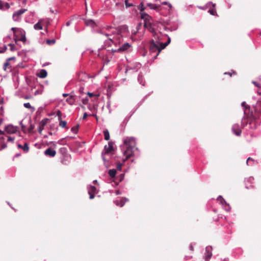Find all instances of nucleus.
Instances as JSON below:
<instances>
[{"label": "nucleus", "instance_id": "obj_1", "mask_svg": "<svg viewBox=\"0 0 261 261\" xmlns=\"http://www.w3.org/2000/svg\"><path fill=\"white\" fill-rule=\"evenodd\" d=\"M101 34L109 37L108 39L104 42L105 46H110L114 44L116 47L118 46L117 48L111 49L112 53L126 54L133 51V47L131 44L128 42L122 43L123 38L120 28L116 29L111 34L103 33H101ZM110 50H108V52L110 53Z\"/></svg>", "mask_w": 261, "mask_h": 261}, {"label": "nucleus", "instance_id": "obj_2", "mask_svg": "<svg viewBox=\"0 0 261 261\" xmlns=\"http://www.w3.org/2000/svg\"><path fill=\"white\" fill-rule=\"evenodd\" d=\"M123 144L126 146V149H124V146L121 145L120 147L123 151L124 156H125V159L124 160L125 162L128 158L139 155V150L137 147H136V141L134 137H127L123 139Z\"/></svg>", "mask_w": 261, "mask_h": 261}, {"label": "nucleus", "instance_id": "obj_3", "mask_svg": "<svg viewBox=\"0 0 261 261\" xmlns=\"http://www.w3.org/2000/svg\"><path fill=\"white\" fill-rule=\"evenodd\" d=\"M171 42V39L168 37L167 41L164 43L160 44L159 42L152 39L150 41L149 44V51L151 54L155 53V55L153 57V59H155L157 56L159 55L161 51L164 49Z\"/></svg>", "mask_w": 261, "mask_h": 261}, {"label": "nucleus", "instance_id": "obj_4", "mask_svg": "<svg viewBox=\"0 0 261 261\" xmlns=\"http://www.w3.org/2000/svg\"><path fill=\"white\" fill-rule=\"evenodd\" d=\"M141 18L144 20V26L149 32H153L155 29V24L153 22L152 17L146 13H141Z\"/></svg>", "mask_w": 261, "mask_h": 261}, {"label": "nucleus", "instance_id": "obj_5", "mask_svg": "<svg viewBox=\"0 0 261 261\" xmlns=\"http://www.w3.org/2000/svg\"><path fill=\"white\" fill-rule=\"evenodd\" d=\"M252 121H250L249 123H247V125L243 127V126L241 124L240 126L238 123H236L233 124L232 126V132L233 134L236 135L237 136H240L241 135L242 133V128H245L246 127L248 128H246L247 130L248 129H252L253 127L252 126Z\"/></svg>", "mask_w": 261, "mask_h": 261}, {"label": "nucleus", "instance_id": "obj_6", "mask_svg": "<svg viewBox=\"0 0 261 261\" xmlns=\"http://www.w3.org/2000/svg\"><path fill=\"white\" fill-rule=\"evenodd\" d=\"M241 106L243 108L244 116L242 119V125L243 127L247 125L248 119V113L250 110V107L247 105L245 101H243L241 103Z\"/></svg>", "mask_w": 261, "mask_h": 261}, {"label": "nucleus", "instance_id": "obj_7", "mask_svg": "<svg viewBox=\"0 0 261 261\" xmlns=\"http://www.w3.org/2000/svg\"><path fill=\"white\" fill-rule=\"evenodd\" d=\"M153 37V39L155 41L159 42L160 44L163 43L162 41L165 38H167L168 39L169 36L166 34H164L161 32H156L155 31V29L153 30V32H150Z\"/></svg>", "mask_w": 261, "mask_h": 261}, {"label": "nucleus", "instance_id": "obj_8", "mask_svg": "<svg viewBox=\"0 0 261 261\" xmlns=\"http://www.w3.org/2000/svg\"><path fill=\"white\" fill-rule=\"evenodd\" d=\"M113 150V143L112 142L108 143V145H105L104 149L101 153L102 160L105 162L108 161L105 158V155L110 153Z\"/></svg>", "mask_w": 261, "mask_h": 261}, {"label": "nucleus", "instance_id": "obj_9", "mask_svg": "<svg viewBox=\"0 0 261 261\" xmlns=\"http://www.w3.org/2000/svg\"><path fill=\"white\" fill-rule=\"evenodd\" d=\"M108 50H106V52H103L102 53L99 54V56H101L102 59L105 61L106 63H108L110 62L112 58V56L114 53H112L111 50H110V53L108 52Z\"/></svg>", "mask_w": 261, "mask_h": 261}, {"label": "nucleus", "instance_id": "obj_10", "mask_svg": "<svg viewBox=\"0 0 261 261\" xmlns=\"http://www.w3.org/2000/svg\"><path fill=\"white\" fill-rule=\"evenodd\" d=\"M217 200L222 205L225 211L227 212H229L230 211L231 207L229 204L226 202L222 196H219L217 198Z\"/></svg>", "mask_w": 261, "mask_h": 261}, {"label": "nucleus", "instance_id": "obj_11", "mask_svg": "<svg viewBox=\"0 0 261 261\" xmlns=\"http://www.w3.org/2000/svg\"><path fill=\"white\" fill-rule=\"evenodd\" d=\"M27 11L25 9H20L15 11L13 14V19L14 21H17L20 19L21 15Z\"/></svg>", "mask_w": 261, "mask_h": 261}, {"label": "nucleus", "instance_id": "obj_12", "mask_svg": "<svg viewBox=\"0 0 261 261\" xmlns=\"http://www.w3.org/2000/svg\"><path fill=\"white\" fill-rule=\"evenodd\" d=\"M88 189V192L89 195V198L90 199H92L95 197V194L97 192V189L95 187L92 186V185H89L87 187Z\"/></svg>", "mask_w": 261, "mask_h": 261}, {"label": "nucleus", "instance_id": "obj_13", "mask_svg": "<svg viewBox=\"0 0 261 261\" xmlns=\"http://www.w3.org/2000/svg\"><path fill=\"white\" fill-rule=\"evenodd\" d=\"M49 121V119L45 118L43 119L39 123V125L38 127V131L39 134H41L42 130L44 129V127L45 125L48 123Z\"/></svg>", "mask_w": 261, "mask_h": 261}, {"label": "nucleus", "instance_id": "obj_14", "mask_svg": "<svg viewBox=\"0 0 261 261\" xmlns=\"http://www.w3.org/2000/svg\"><path fill=\"white\" fill-rule=\"evenodd\" d=\"M212 246H207L205 248V252L204 254V258L205 261H208L212 256Z\"/></svg>", "mask_w": 261, "mask_h": 261}, {"label": "nucleus", "instance_id": "obj_15", "mask_svg": "<svg viewBox=\"0 0 261 261\" xmlns=\"http://www.w3.org/2000/svg\"><path fill=\"white\" fill-rule=\"evenodd\" d=\"M254 178L252 176H250L248 178L245 179L244 182L245 184V188L246 189H249L253 187L252 184H253Z\"/></svg>", "mask_w": 261, "mask_h": 261}, {"label": "nucleus", "instance_id": "obj_16", "mask_svg": "<svg viewBox=\"0 0 261 261\" xmlns=\"http://www.w3.org/2000/svg\"><path fill=\"white\" fill-rule=\"evenodd\" d=\"M5 131L7 134H14L17 132V128L12 125H8L5 126Z\"/></svg>", "mask_w": 261, "mask_h": 261}, {"label": "nucleus", "instance_id": "obj_17", "mask_svg": "<svg viewBox=\"0 0 261 261\" xmlns=\"http://www.w3.org/2000/svg\"><path fill=\"white\" fill-rule=\"evenodd\" d=\"M59 152L62 154V157L64 158H71V155L67 153V149L66 147H61L59 149Z\"/></svg>", "mask_w": 261, "mask_h": 261}, {"label": "nucleus", "instance_id": "obj_18", "mask_svg": "<svg viewBox=\"0 0 261 261\" xmlns=\"http://www.w3.org/2000/svg\"><path fill=\"white\" fill-rule=\"evenodd\" d=\"M44 153L46 156H48L49 157H54L55 156L56 154V151L50 148H48L47 149L45 150Z\"/></svg>", "mask_w": 261, "mask_h": 261}, {"label": "nucleus", "instance_id": "obj_19", "mask_svg": "<svg viewBox=\"0 0 261 261\" xmlns=\"http://www.w3.org/2000/svg\"><path fill=\"white\" fill-rule=\"evenodd\" d=\"M127 201H128L127 198L122 197L120 200H116L114 202L116 205L122 207Z\"/></svg>", "mask_w": 261, "mask_h": 261}, {"label": "nucleus", "instance_id": "obj_20", "mask_svg": "<svg viewBox=\"0 0 261 261\" xmlns=\"http://www.w3.org/2000/svg\"><path fill=\"white\" fill-rule=\"evenodd\" d=\"M19 34L21 35V37L18 39L15 38V42L17 43V41H21L23 42L26 41L25 32L23 30H21L19 32Z\"/></svg>", "mask_w": 261, "mask_h": 261}, {"label": "nucleus", "instance_id": "obj_21", "mask_svg": "<svg viewBox=\"0 0 261 261\" xmlns=\"http://www.w3.org/2000/svg\"><path fill=\"white\" fill-rule=\"evenodd\" d=\"M37 75L40 78L43 79V78H45L47 76V72L46 70L42 69H40L39 71V72L37 73Z\"/></svg>", "mask_w": 261, "mask_h": 261}, {"label": "nucleus", "instance_id": "obj_22", "mask_svg": "<svg viewBox=\"0 0 261 261\" xmlns=\"http://www.w3.org/2000/svg\"><path fill=\"white\" fill-rule=\"evenodd\" d=\"M17 147L19 148L23 149L24 152H28L29 150V146L27 143H25L23 145L17 144Z\"/></svg>", "mask_w": 261, "mask_h": 261}, {"label": "nucleus", "instance_id": "obj_23", "mask_svg": "<svg viewBox=\"0 0 261 261\" xmlns=\"http://www.w3.org/2000/svg\"><path fill=\"white\" fill-rule=\"evenodd\" d=\"M85 24L87 26L94 28L96 25V23L92 19H86L85 20Z\"/></svg>", "mask_w": 261, "mask_h": 261}, {"label": "nucleus", "instance_id": "obj_24", "mask_svg": "<svg viewBox=\"0 0 261 261\" xmlns=\"http://www.w3.org/2000/svg\"><path fill=\"white\" fill-rule=\"evenodd\" d=\"M138 82L142 86H145V81L143 76L141 73H139L138 76Z\"/></svg>", "mask_w": 261, "mask_h": 261}, {"label": "nucleus", "instance_id": "obj_25", "mask_svg": "<svg viewBox=\"0 0 261 261\" xmlns=\"http://www.w3.org/2000/svg\"><path fill=\"white\" fill-rule=\"evenodd\" d=\"M108 173L111 178H114L115 177L116 174V169H110L109 170Z\"/></svg>", "mask_w": 261, "mask_h": 261}, {"label": "nucleus", "instance_id": "obj_26", "mask_svg": "<svg viewBox=\"0 0 261 261\" xmlns=\"http://www.w3.org/2000/svg\"><path fill=\"white\" fill-rule=\"evenodd\" d=\"M124 173H121L120 175L117 176L116 177V180H117V181H116L117 185H118L119 182H121V181H122V180L124 179Z\"/></svg>", "mask_w": 261, "mask_h": 261}, {"label": "nucleus", "instance_id": "obj_27", "mask_svg": "<svg viewBox=\"0 0 261 261\" xmlns=\"http://www.w3.org/2000/svg\"><path fill=\"white\" fill-rule=\"evenodd\" d=\"M23 106L25 108L30 109L31 112H34L35 110V108L34 107L31 106V105H30V103L29 102L24 103L23 104Z\"/></svg>", "mask_w": 261, "mask_h": 261}, {"label": "nucleus", "instance_id": "obj_28", "mask_svg": "<svg viewBox=\"0 0 261 261\" xmlns=\"http://www.w3.org/2000/svg\"><path fill=\"white\" fill-rule=\"evenodd\" d=\"M59 126H61L62 128H65L66 129H68V127H67V122L64 120H62V119H60V120H59Z\"/></svg>", "mask_w": 261, "mask_h": 261}, {"label": "nucleus", "instance_id": "obj_29", "mask_svg": "<svg viewBox=\"0 0 261 261\" xmlns=\"http://www.w3.org/2000/svg\"><path fill=\"white\" fill-rule=\"evenodd\" d=\"M104 138L106 140H109L110 139V134L107 129L103 130Z\"/></svg>", "mask_w": 261, "mask_h": 261}, {"label": "nucleus", "instance_id": "obj_30", "mask_svg": "<svg viewBox=\"0 0 261 261\" xmlns=\"http://www.w3.org/2000/svg\"><path fill=\"white\" fill-rule=\"evenodd\" d=\"M7 49V46L2 43H0V53H4Z\"/></svg>", "mask_w": 261, "mask_h": 261}, {"label": "nucleus", "instance_id": "obj_31", "mask_svg": "<svg viewBox=\"0 0 261 261\" xmlns=\"http://www.w3.org/2000/svg\"><path fill=\"white\" fill-rule=\"evenodd\" d=\"M34 28L36 30H40L42 29V26L40 22H38L34 24Z\"/></svg>", "mask_w": 261, "mask_h": 261}, {"label": "nucleus", "instance_id": "obj_32", "mask_svg": "<svg viewBox=\"0 0 261 261\" xmlns=\"http://www.w3.org/2000/svg\"><path fill=\"white\" fill-rule=\"evenodd\" d=\"M79 128V125L77 124L75 126H74L71 128V131L74 134H76L78 133Z\"/></svg>", "mask_w": 261, "mask_h": 261}, {"label": "nucleus", "instance_id": "obj_33", "mask_svg": "<svg viewBox=\"0 0 261 261\" xmlns=\"http://www.w3.org/2000/svg\"><path fill=\"white\" fill-rule=\"evenodd\" d=\"M177 29V27L176 25H174L173 27H164L165 31H173L176 30Z\"/></svg>", "mask_w": 261, "mask_h": 261}, {"label": "nucleus", "instance_id": "obj_34", "mask_svg": "<svg viewBox=\"0 0 261 261\" xmlns=\"http://www.w3.org/2000/svg\"><path fill=\"white\" fill-rule=\"evenodd\" d=\"M255 162H256V161L251 158H248L246 161V163L248 165H252Z\"/></svg>", "mask_w": 261, "mask_h": 261}, {"label": "nucleus", "instance_id": "obj_35", "mask_svg": "<svg viewBox=\"0 0 261 261\" xmlns=\"http://www.w3.org/2000/svg\"><path fill=\"white\" fill-rule=\"evenodd\" d=\"M57 143L61 145H67V142L65 140V138H62L58 140Z\"/></svg>", "mask_w": 261, "mask_h": 261}, {"label": "nucleus", "instance_id": "obj_36", "mask_svg": "<svg viewBox=\"0 0 261 261\" xmlns=\"http://www.w3.org/2000/svg\"><path fill=\"white\" fill-rule=\"evenodd\" d=\"M66 101L70 105H72L74 103V100L72 96H70L66 99Z\"/></svg>", "mask_w": 261, "mask_h": 261}, {"label": "nucleus", "instance_id": "obj_37", "mask_svg": "<svg viewBox=\"0 0 261 261\" xmlns=\"http://www.w3.org/2000/svg\"><path fill=\"white\" fill-rule=\"evenodd\" d=\"M138 9L140 11V16L141 15V13H145L144 12V11L145 10V7H144L143 4L142 3H140L139 6H138Z\"/></svg>", "mask_w": 261, "mask_h": 261}, {"label": "nucleus", "instance_id": "obj_38", "mask_svg": "<svg viewBox=\"0 0 261 261\" xmlns=\"http://www.w3.org/2000/svg\"><path fill=\"white\" fill-rule=\"evenodd\" d=\"M208 12L210 14L212 15H215V14L217 13L215 8L213 7L212 9H210Z\"/></svg>", "mask_w": 261, "mask_h": 261}, {"label": "nucleus", "instance_id": "obj_39", "mask_svg": "<svg viewBox=\"0 0 261 261\" xmlns=\"http://www.w3.org/2000/svg\"><path fill=\"white\" fill-rule=\"evenodd\" d=\"M147 6L150 8L151 9L155 10L158 8V6H156L154 4H151V3H148Z\"/></svg>", "mask_w": 261, "mask_h": 261}, {"label": "nucleus", "instance_id": "obj_40", "mask_svg": "<svg viewBox=\"0 0 261 261\" xmlns=\"http://www.w3.org/2000/svg\"><path fill=\"white\" fill-rule=\"evenodd\" d=\"M124 3L126 8H129L134 6L133 3L128 2V0H125Z\"/></svg>", "mask_w": 261, "mask_h": 261}, {"label": "nucleus", "instance_id": "obj_41", "mask_svg": "<svg viewBox=\"0 0 261 261\" xmlns=\"http://www.w3.org/2000/svg\"><path fill=\"white\" fill-rule=\"evenodd\" d=\"M71 158H62L61 159V162L64 164H67V162H69L70 161V160Z\"/></svg>", "mask_w": 261, "mask_h": 261}, {"label": "nucleus", "instance_id": "obj_42", "mask_svg": "<svg viewBox=\"0 0 261 261\" xmlns=\"http://www.w3.org/2000/svg\"><path fill=\"white\" fill-rule=\"evenodd\" d=\"M1 148L0 149V150H3L6 148H7V144L5 142V141H2L1 142Z\"/></svg>", "mask_w": 261, "mask_h": 261}, {"label": "nucleus", "instance_id": "obj_43", "mask_svg": "<svg viewBox=\"0 0 261 261\" xmlns=\"http://www.w3.org/2000/svg\"><path fill=\"white\" fill-rule=\"evenodd\" d=\"M56 42L55 39L47 40L46 43L48 45H51L55 44Z\"/></svg>", "mask_w": 261, "mask_h": 261}, {"label": "nucleus", "instance_id": "obj_44", "mask_svg": "<svg viewBox=\"0 0 261 261\" xmlns=\"http://www.w3.org/2000/svg\"><path fill=\"white\" fill-rule=\"evenodd\" d=\"M162 4L164 5H168L169 7V10L171 9L172 7V5L168 2H164L162 3Z\"/></svg>", "mask_w": 261, "mask_h": 261}, {"label": "nucleus", "instance_id": "obj_45", "mask_svg": "<svg viewBox=\"0 0 261 261\" xmlns=\"http://www.w3.org/2000/svg\"><path fill=\"white\" fill-rule=\"evenodd\" d=\"M56 115L58 116V120H60V119H62V113L60 111V110H58L57 112V114Z\"/></svg>", "mask_w": 261, "mask_h": 261}, {"label": "nucleus", "instance_id": "obj_46", "mask_svg": "<svg viewBox=\"0 0 261 261\" xmlns=\"http://www.w3.org/2000/svg\"><path fill=\"white\" fill-rule=\"evenodd\" d=\"M7 137H8V142H14V141L15 140V137H11V136H7Z\"/></svg>", "mask_w": 261, "mask_h": 261}, {"label": "nucleus", "instance_id": "obj_47", "mask_svg": "<svg viewBox=\"0 0 261 261\" xmlns=\"http://www.w3.org/2000/svg\"><path fill=\"white\" fill-rule=\"evenodd\" d=\"M116 169L118 171H121L122 169V164L121 163L117 164Z\"/></svg>", "mask_w": 261, "mask_h": 261}, {"label": "nucleus", "instance_id": "obj_48", "mask_svg": "<svg viewBox=\"0 0 261 261\" xmlns=\"http://www.w3.org/2000/svg\"><path fill=\"white\" fill-rule=\"evenodd\" d=\"M4 10H7L8 9H9L10 8V5L9 3H4Z\"/></svg>", "mask_w": 261, "mask_h": 261}, {"label": "nucleus", "instance_id": "obj_49", "mask_svg": "<svg viewBox=\"0 0 261 261\" xmlns=\"http://www.w3.org/2000/svg\"><path fill=\"white\" fill-rule=\"evenodd\" d=\"M51 129H55L56 131L58 130V127L56 126L55 124H52L50 126Z\"/></svg>", "mask_w": 261, "mask_h": 261}, {"label": "nucleus", "instance_id": "obj_50", "mask_svg": "<svg viewBox=\"0 0 261 261\" xmlns=\"http://www.w3.org/2000/svg\"><path fill=\"white\" fill-rule=\"evenodd\" d=\"M8 45L10 47L11 50L13 51L15 49V45L14 44L10 43Z\"/></svg>", "mask_w": 261, "mask_h": 261}, {"label": "nucleus", "instance_id": "obj_51", "mask_svg": "<svg viewBox=\"0 0 261 261\" xmlns=\"http://www.w3.org/2000/svg\"><path fill=\"white\" fill-rule=\"evenodd\" d=\"M210 5H212L213 8H215L216 7V4H214L212 2H209L206 4V6L208 7Z\"/></svg>", "mask_w": 261, "mask_h": 261}, {"label": "nucleus", "instance_id": "obj_52", "mask_svg": "<svg viewBox=\"0 0 261 261\" xmlns=\"http://www.w3.org/2000/svg\"><path fill=\"white\" fill-rule=\"evenodd\" d=\"M4 3L0 0V10H4Z\"/></svg>", "mask_w": 261, "mask_h": 261}, {"label": "nucleus", "instance_id": "obj_53", "mask_svg": "<svg viewBox=\"0 0 261 261\" xmlns=\"http://www.w3.org/2000/svg\"><path fill=\"white\" fill-rule=\"evenodd\" d=\"M252 83L253 84H254L255 86H256L257 87H260V84L258 83L253 81H252Z\"/></svg>", "mask_w": 261, "mask_h": 261}, {"label": "nucleus", "instance_id": "obj_54", "mask_svg": "<svg viewBox=\"0 0 261 261\" xmlns=\"http://www.w3.org/2000/svg\"><path fill=\"white\" fill-rule=\"evenodd\" d=\"M21 97L22 98H24V99H30V98H32V96L31 95L22 96Z\"/></svg>", "mask_w": 261, "mask_h": 261}, {"label": "nucleus", "instance_id": "obj_55", "mask_svg": "<svg viewBox=\"0 0 261 261\" xmlns=\"http://www.w3.org/2000/svg\"><path fill=\"white\" fill-rule=\"evenodd\" d=\"M10 64H9V63L8 62H6V63H4V70H6V67L9 66Z\"/></svg>", "mask_w": 261, "mask_h": 261}, {"label": "nucleus", "instance_id": "obj_56", "mask_svg": "<svg viewBox=\"0 0 261 261\" xmlns=\"http://www.w3.org/2000/svg\"><path fill=\"white\" fill-rule=\"evenodd\" d=\"M195 245V244L191 243L189 246V249L191 251L194 250L193 245Z\"/></svg>", "mask_w": 261, "mask_h": 261}, {"label": "nucleus", "instance_id": "obj_57", "mask_svg": "<svg viewBox=\"0 0 261 261\" xmlns=\"http://www.w3.org/2000/svg\"><path fill=\"white\" fill-rule=\"evenodd\" d=\"M71 21H68L66 23V25L68 27V26H69L71 24Z\"/></svg>", "mask_w": 261, "mask_h": 261}, {"label": "nucleus", "instance_id": "obj_58", "mask_svg": "<svg viewBox=\"0 0 261 261\" xmlns=\"http://www.w3.org/2000/svg\"><path fill=\"white\" fill-rule=\"evenodd\" d=\"M5 139V137H4V136H0V141H1V142L2 141H4Z\"/></svg>", "mask_w": 261, "mask_h": 261}, {"label": "nucleus", "instance_id": "obj_59", "mask_svg": "<svg viewBox=\"0 0 261 261\" xmlns=\"http://www.w3.org/2000/svg\"><path fill=\"white\" fill-rule=\"evenodd\" d=\"M5 132H6V131H5V130H0V135H5Z\"/></svg>", "mask_w": 261, "mask_h": 261}, {"label": "nucleus", "instance_id": "obj_60", "mask_svg": "<svg viewBox=\"0 0 261 261\" xmlns=\"http://www.w3.org/2000/svg\"><path fill=\"white\" fill-rule=\"evenodd\" d=\"M88 116V114L87 113H85L83 115V119H85Z\"/></svg>", "mask_w": 261, "mask_h": 261}, {"label": "nucleus", "instance_id": "obj_61", "mask_svg": "<svg viewBox=\"0 0 261 261\" xmlns=\"http://www.w3.org/2000/svg\"><path fill=\"white\" fill-rule=\"evenodd\" d=\"M224 74L229 75L230 76L232 75V73H231L230 72H225Z\"/></svg>", "mask_w": 261, "mask_h": 261}, {"label": "nucleus", "instance_id": "obj_62", "mask_svg": "<svg viewBox=\"0 0 261 261\" xmlns=\"http://www.w3.org/2000/svg\"><path fill=\"white\" fill-rule=\"evenodd\" d=\"M199 8H200L201 10H205V7L204 6H200V7H199Z\"/></svg>", "mask_w": 261, "mask_h": 261}, {"label": "nucleus", "instance_id": "obj_63", "mask_svg": "<svg viewBox=\"0 0 261 261\" xmlns=\"http://www.w3.org/2000/svg\"><path fill=\"white\" fill-rule=\"evenodd\" d=\"M141 64H140V63H137V64H136V67H137V68H140V67H141Z\"/></svg>", "mask_w": 261, "mask_h": 261}, {"label": "nucleus", "instance_id": "obj_64", "mask_svg": "<svg viewBox=\"0 0 261 261\" xmlns=\"http://www.w3.org/2000/svg\"><path fill=\"white\" fill-rule=\"evenodd\" d=\"M68 95H69V94H67V93H63V96L64 97H67Z\"/></svg>", "mask_w": 261, "mask_h": 261}]
</instances>
